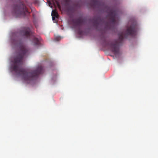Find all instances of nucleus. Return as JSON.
<instances>
[{
  "mask_svg": "<svg viewBox=\"0 0 158 158\" xmlns=\"http://www.w3.org/2000/svg\"><path fill=\"white\" fill-rule=\"evenodd\" d=\"M18 46L19 50L14 57L11 69L18 75L21 76L25 81H30L37 78L39 75L44 73L43 67L42 66H39L36 69L31 70L22 68L21 66L23 64V58L28 54L29 50L23 43L19 44Z\"/></svg>",
  "mask_w": 158,
  "mask_h": 158,
  "instance_id": "1",
  "label": "nucleus"
},
{
  "mask_svg": "<svg viewBox=\"0 0 158 158\" xmlns=\"http://www.w3.org/2000/svg\"><path fill=\"white\" fill-rule=\"evenodd\" d=\"M137 25L134 23L130 27H127L126 30L119 34V38L112 41L106 40V37H103L102 39L103 45L106 47H108L109 49L115 54H117L119 52V46L123 42L124 37L128 35H135L136 34Z\"/></svg>",
  "mask_w": 158,
  "mask_h": 158,
  "instance_id": "2",
  "label": "nucleus"
},
{
  "mask_svg": "<svg viewBox=\"0 0 158 158\" xmlns=\"http://www.w3.org/2000/svg\"><path fill=\"white\" fill-rule=\"evenodd\" d=\"M91 2L92 7L104 8L105 10H106V11L108 13L107 17L110 22L106 23L105 29L106 30L112 29L115 24V19L118 14V11L106 6L103 2L99 0H91Z\"/></svg>",
  "mask_w": 158,
  "mask_h": 158,
  "instance_id": "3",
  "label": "nucleus"
},
{
  "mask_svg": "<svg viewBox=\"0 0 158 158\" xmlns=\"http://www.w3.org/2000/svg\"><path fill=\"white\" fill-rule=\"evenodd\" d=\"M15 13L18 17H24L26 15V13L29 14L27 8L22 2H20L19 5L16 6L14 9Z\"/></svg>",
  "mask_w": 158,
  "mask_h": 158,
  "instance_id": "4",
  "label": "nucleus"
},
{
  "mask_svg": "<svg viewBox=\"0 0 158 158\" xmlns=\"http://www.w3.org/2000/svg\"><path fill=\"white\" fill-rule=\"evenodd\" d=\"M21 33L22 35L26 38H28L30 37H32L33 38V41L35 45L39 44L40 42L38 39V38L34 37V35L29 27H24L21 31Z\"/></svg>",
  "mask_w": 158,
  "mask_h": 158,
  "instance_id": "5",
  "label": "nucleus"
},
{
  "mask_svg": "<svg viewBox=\"0 0 158 158\" xmlns=\"http://www.w3.org/2000/svg\"><path fill=\"white\" fill-rule=\"evenodd\" d=\"M85 21V19L81 17L74 19L72 20V24L73 27L78 29L77 32L80 35L82 34V31L80 29V28Z\"/></svg>",
  "mask_w": 158,
  "mask_h": 158,
  "instance_id": "6",
  "label": "nucleus"
},
{
  "mask_svg": "<svg viewBox=\"0 0 158 158\" xmlns=\"http://www.w3.org/2000/svg\"><path fill=\"white\" fill-rule=\"evenodd\" d=\"M91 21L94 27L96 29H97L98 26L103 23V20L99 17H94Z\"/></svg>",
  "mask_w": 158,
  "mask_h": 158,
  "instance_id": "7",
  "label": "nucleus"
},
{
  "mask_svg": "<svg viewBox=\"0 0 158 158\" xmlns=\"http://www.w3.org/2000/svg\"><path fill=\"white\" fill-rule=\"evenodd\" d=\"M52 19L53 21H54L55 18L58 19L59 17V15L58 13L56 12V11L55 10H52Z\"/></svg>",
  "mask_w": 158,
  "mask_h": 158,
  "instance_id": "8",
  "label": "nucleus"
},
{
  "mask_svg": "<svg viewBox=\"0 0 158 158\" xmlns=\"http://www.w3.org/2000/svg\"><path fill=\"white\" fill-rule=\"evenodd\" d=\"M52 2L54 6L57 5L59 7H60V3L57 0H52Z\"/></svg>",
  "mask_w": 158,
  "mask_h": 158,
  "instance_id": "9",
  "label": "nucleus"
},
{
  "mask_svg": "<svg viewBox=\"0 0 158 158\" xmlns=\"http://www.w3.org/2000/svg\"><path fill=\"white\" fill-rule=\"evenodd\" d=\"M60 39V38L59 37H57L56 38V40L57 41L59 40Z\"/></svg>",
  "mask_w": 158,
  "mask_h": 158,
  "instance_id": "10",
  "label": "nucleus"
},
{
  "mask_svg": "<svg viewBox=\"0 0 158 158\" xmlns=\"http://www.w3.org/2000/svg\"><path fill=\"white\" fill-rule=\"evenodd\" d=\"M49 6L52 7V6H51L52 5V3L50 2H49Z\"/></svg>",
  "mask_w": 158,
  "mask_h": 158,
  "instance_id": "11",
  "label": "nucleus"
},
{
  "mask_svg": "<svg viewBox=\"0 0 158 158\" xmlns=\"http://www.w3.org/2000/svg\"><path fill=\"white\" fill-rule=\"evenodd\" d=\"M66 2H69V0H64Z\"/></svg>",
  "mask_w": 158,
  "mask_h": 158,
  "instance_id": "12",
  "label": "nucleus"
},
{
  "mask_svg": "<svg viewBox=\"0 0 158 158\" xmlns=\"http://www.w3.org/2000/svg\"><path fill=\"white\" fill-rule=\"evenodd\" d=\"M19 1H20V0H19Z\"/></svg>",
  "mask_w": 158,
  "mask_h": 158,
  "instance_id": "13",
  "label": "nucleus"
}]
</instances>
